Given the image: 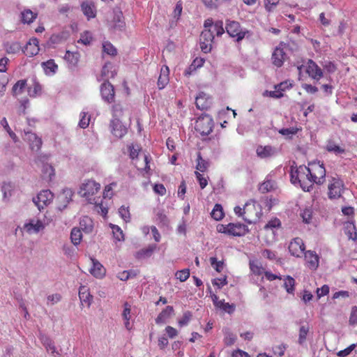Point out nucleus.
<instances>
[{
	"instance_id": "nucleus-8",
	"label": "nucleus",
	"mask_w": 357,
	"mask_h": 357,
	"mask_svg": "<svg viewBox=\"0 0 357 357\" xmlns=\"http://www.w3.org/2000/svg\"><path fill=\"white\" fill-rule=\"evenodd\" d=\"M278 153L277 148L270 145H259L256 149L257 155L261 159H268L274 157Z\"/></svg>"
},
{
	"instance_id": "nucleus-7",
	"label": "nucleus",
	"mask_w": 357,
	"mask_h": 357,
	"mask_svg": "<svg viewBox=\"0 0 357 357\" xmlns=\"http://www.w3.org/2000/svg\"><path fill=\"white\" fill-rule=\"evenodd\" d=\"M343 186L342 181L333 177L328 185V197L330 199H337L340 197L343 191Z\"/></svg>"
},
{
	"instance_id": "nucleus-53",
	"label": "nucleus",
	"mask_w": 357,
	"mask_h": 357,
	"mask_svg": "<svg viewBox=\"0 0 357 357\" xmlns=\"http://www.w3.org/2000/svg\"><path fill=\"white\" fill-rule=\"evenodd\" d=\"M119 215L125 222H127L130 221V214L128 207H126L124 206H121L120 208L119 209Z\"/></svg>"
},
{
	"instance_id": "nucleus-52",
	"label": "nucleus",
	"mask_w": 357,
	"mask_h": 357,
	"mask_svg": "<svg viewBox=\"0 0 357 357\" xmlns=\"http://www.w3.org/2000/svg\"><path fill=\"white\" fill-rule=\"evenodd\" d=\"M176 277L181 282H185L190 277V270L188 268H185L178 271L176 273Z\"/></svg>"
},
{
	"instance_id": "nucleus-48",
	"label": "nucleus",
	"mask_w": 357,
	"mask_h": 357,
	"mask_svg": "<svg viewBox=\"0 0 357 357\" xmlns=\"http://www.w3.org/2000/svg\"><path fill=\"white\" fill-rule=\"evenodd\" d=\"M301 216L304 222L307 224L310 223L312 218V209L310 207L305 208L301 211Z\"/></svg>"
},
{
	"instance_id": "nucleus-32",
	"label": "nucleus",
	"mask_w": 357,
	"mask_h": 357,
	"mask_svg": "<svg viewBox=\"0 0 357 357\" xmlns=\"http://www.w3.org/2000/svg\"><path fill=\"white\" fill-rule=\"evenodd\" d=\"M63 59L70 65L71 67H75L79 61V54L77 52H71L67 50Z\"/></svg>"
},
{
	"instance_id": "nucleus-22",
	"label": "nucleus",
	"mask_w": 357,
	"mask_h": 357,
	"mask_svg": "<svg viewBox=\"0 0 357 357\" xmlns=\"http://www.w3.org/2000/svg\"><path fill=\"white\" fill-rule=\"evenodd\" d=\"M92 267L90 273L96 278H101L105 274V270L102 265L96 259H91Z\"/></svg>"
},
{
	"instance_id": "nucleus-4",
	"label": "nucleus",
	"mask_w": 357,
	"mask_h": 357,
	"mask_svg": "<svg viewBox=\"0 0 357 357\" xmlns=\"http://www.w3.org/2000/svg\"><path fill=\"white\" fill-rule=\"evenodd\" d=\"M213 121L208 114L202 115L195 123V129L202 135H208L213 131Z\"/></svg>"
},
{
	"instance_id": "nucleus-39",
	"label": "nucleus",
	"mask_w": 357,
	"mask_h": 357,
	"mask_svg": "<svg viewBox=\"0 0 357 357\" xmlns=\"http://www.w3.org/2000/svg\"><path fill=\"white\" fill-rule=\"evenodd\" d=\"M82 234L81 230L77 228H73L70 233V239L75 245H77L81 242Z\"/></svg>"
},
{
	"instance_id": "nucleus-63",
	"label": "nucleus",
	"mask_w": 357,
	"mask_h": 357,
	"mask_svg": "<svg viewBox=\"0 0 357 357\" xmlns=\"http://www.w3.org/2000/svg\"><path fill=\"white\" fill-rule=\"evenodd\" d=\"M156 220L161 223L162 225H167L168 224V218L162 211L157 212Z\"/></svg>"
},
{
	"instance_id": "nucleus-23",
	"label": "nucleus",
	"mask_w": 357,
	"mask_h": 357,
	"mask_svg": "<svg viewBox=\"0 0 357 357\" xmlns=\"http://www.w3.org/2000/svg\"><path fill=\"white\" fill-rule=\"evenodd\" d=\"M169 82V68L167 66L161 68L160 74L158 79V87L159 89H164Z\"/></svg>"
},
{
	"instance_id": "nucleus-41",
	"label": "nucleus",
	"mask_w": 357,
	"mask_h": 357,
	"mask_svg": "<svg viewBox=\"0 0 357 357\" xmlns=\"http://www.w3.org/2000/svg\"><path fill=\"white\" fill-rule=\"evenodd\" d=\"M211 217L215 220H220L223 216V208L220 204H216L211 211Z\"/></svg>"
},
{
	"instance_id": "nucleus-18",
	"label": "nucleus",
	"mask_w": 357,
	"mask_h": 357,
	"mask_svg": "<svg viewBox=\"0 0 357 357\" xmlns=\"http://www.w3.org/2000/svg\"><path fill=\"white\" fill-rule=\"evenodd\" d=\"M39 42L38 40L36 38H31L29 41L27 43V44L25 46L24 48V53L26 56L29 57H32L35 55H36L40 49H39Z\"/></svg>"
},
{
	"instance_id": "nucleus-59",
	"label": "nucleus",
	"mask_w": 357,
	"mask_h": 357,
	"mask_svg": "<svg viewBox=\"0 0 357 357\" xmlns=\"http://www.w3.org/2000/svg\"><path fill=\"white\" fill-rule=\"evenodd\" d=\"M211 264L218 272H221L223 269V262L220 261H218L215 257H211L210 259Z\"/></svg>"
},
{
	"instance_id": "nucleus-1",
	"label": "nucleus",
	"mask_w": 357,
	"mask_h": 357,
	"mask_svg": "<svg viewBox=\"0 0 357 357\" xmlns=\"http://www.w3.org/2000/svg\"><path fill=\"white\" fill-rule=\"evenodd\" d=\"M310 183L323 184L326 181V169L324 163L314 161L309 163Z\"/></svg>"
},
{
	"instance_id": "nucleus-45",
	"label": "nucleus",
	"mask_w": 357,
	"mask_h": 357,
	"mask_svg": "<svg viewBox=\"0 0 357 357\" xmlns=\"http://www.w3.org/2000/svg\"><path fill=\"white\" fill-rule=\"evenodd\" d=\"M102 51L104 53L110 56H115L117 54L116 49L108 41H105L102 43Z\"/></svg>"
},
{
	"instance_id": "nucleus-6",
	"label": "nucleus",
	"mask_w": 357,
	"mask_h": 357,
	"mask_svg": "<svg viewBox=\"0 0 357 357\" xmlns=\"http://www.w3.org/2000/svg\"><path fill=\"white\" fill-rule=\"evenodd\" d=\"M54 197L52 192L49 190H44L40 191L36 197L33 199V202L38 207L39 211H41L45 206L51 203Z\"/></svg>"
},
{
	"instance_id": "nucleus-16",
	"label": "nucleus",
	"mask_w": 357,
	"mask_h": 357,
	"mask_svg": "<svg viewBox=\"0 0 357 357\" xmlns=\"http://www.w3.org/2000/svg\"><path fill=\"white\" fill-rule=\"evenodd\" d=\"M81 8L84 15L89 20L96 15V8L92 1L87 0L81 4Z\"/></svg>"
},
{
	"instance_id": "nucleus-17",
	"label": "nucleus",
	"mask_w": 357,
	"mask_h": 357,
	"mask_svg": "<svg viewBox=\"0 0 357 357\" xmlns=\"http://www.w3.org/2000/svg\"><path fill=\"white\" fill-rule=\"evenodd\" d=\"M248 231L246 225L241 223L229 224V235L234 236H244Z\"/></svg>"
},
{
	"instance_id": "nucleus-56",
	"label": "nucleus",
	"mask_w": 357,
	"mask_h": 357,
	"mask_svg": "<svg viewBox=\"0 0 357 357\" xmlns=\"http://www.w3.org/2000/svg\"><path fill=\"white\" fill-rule=\"evenodd\" d=\"M123 108L121 105L120 104H116L113 106L112 108V119L118 118L120 119V118L123 116Z\"/></svg>"
},
{
	"instance_id": "nucleus-2",
	"label": "nucleus",
	"mask_w": 357,
	"mask_h": 357,
	"mask_svg": "<svg viewBox=\"0 0 357 357\" xmlns=\"http://www.w3.org/2000/svg\"><path fill=\"white\" fill-rule=\"evenodd\" d=\"M100 189V184L94 180H85L80 185L79 194L85 197L89 203H93L96 197H93Z\"/></svg>"
},
{
	"instance_id": "nucleus-24",
	"label": "nucleus",
	"mask_w": 357,
	"mask_h": 357,
	"mask_svg": "<svg viewBox=\"0 0 357 357\" xmlns=\"http://www.w3.org/2000/svg\"><path fill=\"white\" fill-rule=\"evenodd\" d=\"M174 312V308L172 306H167L157 317L155 319V323L157 324H165L166 321L171 317Z\"/></svg>"
},
{
	"instance_id": "nucleus-36",
	"label": "nucleus",
	"mask_w": 357,
	"mask_h": 357,
	"mask_svg": "<svg viewBox=\"0 0 357 357\" xmlns=\"http://www.w3.org/2000/svg\"><path fill=\"white\" fill-rule=\"evenodd\" d=\"M309 330L310 328L307 325H303L300 327L298 339V343L300 345H303L305 342Z\"/></svg>"
},
{
	"instance_id": "nucleus-34",
	"label": "nucleus",
	"mask_w": 357,
	"mask_h": 357,
	"mask_svg": "<svg viewBox=\"0 0 357 357\" xmlns=\"http://www.w3.org/2000/svg\"><path fill=\"white\" fill-rule=\"evenodd\" d=\"M79 297L81 302L87 303L89 305L91 304L92 296L90 295L86 287L82 286L79 287Z\"/></svg>"
},
{
	"instance_id": "nucleus-42",
	"label": "nucleus",
	"mask_w": 357,
	"mask_h": 357,
	"mask_svg": "<svg viewBox=\"0 0 357 357\" xmlns=\"http://www.w3.org/2000/svg\"><path fill=\"white\" fill-rule=\"evenodd\" d=\"M13 188V185L10 182H4L3 183L1 191L4 199H8L11 197Z\"/></svg>"
},
{
	"instance_id": "nucleus-3",
	"label": "nucleus",
	"mask_w": 357,
	"mask_h": 357,
	"mask_svg": "<svg viewBox=\"0 0 357 357\" xmlns=\"http://www.w3.org/2000/svg\"><path fill=\"white\" fill-rule=\"evenodd\" d=\"M225 29L227 33L231 38H235L237 42L241 41L250 33L247 29L243 28L240 23L235 20H227L226 21Z\"/></svg>"
},
{
	"instance_id": "nucleus-9",
	"label": "nucleus",
	"mask_w": 357,
	"mask_h": 357,
	"mask_svg": "<svg viewBox=\"0 0 357 357\" xmlns=\"http://www.w3.org/2000/svg\"><path fill=\"white\" fill-rule=\"evenodd\" d=\"M111 132L118 138L123 137L127 133V128L118 118L112 119L110 121Z\"/></svg>"
},
{
	"instance_id": "nucleus-54",
	"label": "nucleus",
	"mask_w": 357,
	"mask_h": 357,
	"mask_svg": "<svg viewBox=\"0 0 357 357\" xmlns=\"http://www.w3.org/2000/svg\"><path fill=\"white\" fill-rule=\"evenodd\" d=\"M90 117L87 113L82 112L80 114V120L79 121V126L82 128H86L89 125Z\"/></svg>"
},
{
	"instance_id": "nucleus-46",
	"label": "nucleus",
	"mask_w": 357,
	"mask_h": 357,
	"mask_svg": "<svg viewBox=\"0 0 357 357\" xmlns=\"http://www.w3.org/2000/svg\"><path fill=\"white\" fill-rule=\"evenodd\" d=\"M1 126L6 130L10 138L16 142L17 141V137L15 133L10 129L6 118L3 117L0 121Z\"/></svg>"
},
{
	"instance_id": "nucleus-15",
	"label": "nucleus",
	"mask_w": 357,
	"mask_h": 357,
	"mask_svg": "<svg viewBox=\"0 0 357 357\" xmlns=\"http://www.w3.org/2000/svg\"><path fill=\"white\" fill-rule=\"evenodd\" d=\"M24 139L29 142L31 149L33 151L39 150L42 145L41 139L31 132H24Z\"/></svg>"
},
{
	"instance_id": "nucleus-13",
	"label": "nucleus",
	"mask_w": 357,
	"mask_h": 357,
	"mask_svg": "<svg viewBox=\"0 0 357 357\" xmlns=\"http://www.w3.org/2000/svg\"><path fill=\"white\" fill-rule=\"evenodd\" d=\"M204 29H211L215 31L218 36H222L225 32L223 22L222 20H218L213 22L212 19L208 18L204 21Z\"/></svg>"
},
{
	"instance_id": "nucleus-19",
	"label": "nucleus",
	"mask_w": 357,
	"mask_h": 357,
	"mask_svg": "<svg viewBox=\"0 0 357 357\" xmlns=\"http://www.w3.org/2000/svg\"><path fill=\"white\" fill-rule=\"evenodd\" d=\"M195 104L199 109H207L211 106V99L206 93L200 92L196 97Z\"/></svg>"
},
{
	"instance_id": "nucleus-61",
	"label": "nucleus",
	"mask_w": 357,
	"mask_h": 357,
	"mask_svg": "<svg viewBox=\"0 0 357 357\" xmlns=\"http://www.w3.org/2000/svg\"><path fill=\"white\" fill-rule=\"evenodd\" d=\"M262 256L269 260H275L277 258V253L268 249H265L261 252Z\"/></svg>"
},
{
	"instance_id": "nucleus-43",
	"label": "nucleus",
	"mask_w": 357,
	"mask_h": 357,
	"mask_svg": "<svg viewBox=\"0 0 357 357\" xmlns=\"http://www.w3.org/2000/svg\"><path fill=\"white\" fill-rule=\"evenodd\" d=\"M295 280L287 275L284 278V287L289 294H293L294 291Z\"/></svg>"
},
{
	"instance_id": "nucleus-47",
	"label": "nucleus",
	"mask_w": 357,
	"mask_h": 357,
	"mask_svg": "<svg viewBox=\"0 0 357 357\" xmlns=\"http://www.w3.org/2000/svg\"><path fill=\"white\" fill-rule=\"evenodd\" d=\"M291 181L293 184L299 183L301 187L304 191H310V187H307L304 183H301L300 181V178L297 174H296V170L294 172L291 170Z\"/></svg>"
},
{
	"instance_id": "nucleus-12",
	"label": "nucleus",
	"mask_w": 357,
	"mask_h": 357,
	"mask_svg": "<svg viewBox=\"0 0 357 357\" xmlns=\"http://www.w3.org/2000/svg\"><path fill=\"white\" fill-rule=\"evenodd\" d=\"M100 93L102 99L112 102L114 98V90L113 86L108 82H105L100 86Z\"/></svg>"
},
{
	"instance_id": "nucleus-51",
	"label": "nucleus",
	"mask_w": 357,
	"mask_h": 357,
	"mask_svg": "<svg viewBox=\"0 0 357 357\" xmlns=\"http://www.w3.org/2000/svg\"><path fill=\"white\" fill-rule=\"evenodd\" d=\"M326 150L329 152H333L335 154L344 153L345 150L333 142H328L326 146Z\"/></svg>"
},
{
	"instance_id": "nucleus-49",
	"label": "nucleus",
	"mask_w": 357,
	"mask_h": 357,
	"mask_svg": "<svg viewBox=\"0 0 357 357\" xmlns=\"http://www.w3.org/2000/svg\"><path fill=\"white\" fill-rule=\"evenodd\" d=\"M192 317V312L186 311L183 313V317L178 319V324L180 327L187 326Z\"/></svg>"
},
{
	"instance_id": "nucleus-35",
	"label": "nucleus",
	"mask_w": 357,
	"mask_h": 357,
	"mask_svg": "<svg viewBox=\"0 0 357 357\" xmlns=\"http://www.w3.org/2000/svg\"><path fill=\"white\" fill-rule=\"evenodd\" d=\"M26 85V81L25 79H21L17 81L12 89L13 95L17 96L21 94Z\"/></svg>"
},
{
	"instance_id": "nucleus-64",
	"label": "nucleus",
	"mask_w": 357,
	"mask_h": 357,
	"mask_svg": "<svg viewBox=\"0 0 357 357\" xmlns=\"http://www.w3.org/2000/svg\"><path fill=\"white\" fill-rule=\"evenodd\" d=\"M349 324L352 326L357 325V306H354L351 309L349 317Z\"/></svg>"
},
{
	"instance_id": "nucleus-25",
	"label": "nucleus",
	"mask_w": 357,
	"mask_h": 357,
	"mask_svg": "<svg viewBox=\"0 0 357 357\" xmlns=\"http://www.w3.org/2000/svg\"><path fill=\"white\" fill-rule=\"evenodd\" d=\"M41 66L43 67L45 73L47 75H54L58 70V66L55 63L53 59H50L45 62H43L41 63Z\"/></svg>"
},
{
	"instance_id": "nucleus-20",
	"label": "nucleus",
	"mask_w": 357,
	"mask_h": 357,
	"mask_svg": "<svg viewBox=\"0 0 357 357\" xmlns=\"http://www.w3.org/2000/svg\"><path fill=\"white\" fill-rule=\"evenodd\" d=\"M305 259L307 266L311 270H316L319 266L318 255L310 250L305 252Z\"/></svg>"
},
{
	"instance_id": "nucleus-40",
	"label": "nucleus",
	"mask_w": 357,
	"mask_h": 357,
	"mask_svg": "<svg viewBox=\"0 0 357 357\" xmlns=\"http://www.w3.org/2000/svg\"><path fill=\"white\" fill-rule=\"evenodd\" d=\"M345 234L349 239L355 241L357 238V232L355 225L351 222H348L345 227Z\"/></svg>"
},
{
	"instance_id": "nucleus-31",
	"label": "nucleus",
	"mask_w": 357,
	"mask_h": 357,
	"mask_svg": "<svg viewBox=\"0 0 357 357\" xmlns=\"http://www.w3.org/2000/svg\"><path fill=\"white\" fill-rule=\"evenodd\" d=\"M37 14L31 10L26 9L21 13V21L24 24H31L36 18Z\"/></svg>"
},
{
	"instance_id": "nucleus-44",
	"label": "nucleus",
	"mask_w": 357,
	"mask_h": 357,
	"mask_svg": "<svg viewBox=\"0 0 357 357\" xmlns=\"http://www.w3.org/2000/svg\"><path fill=\"white\" fill-rule=\"evenodd\" d=\"M42 88L39 83L34 82L28 87V94L30 97L35 98L41 92Z\"/></svg>"
},
{
	"instance_id": "nucleus-55",
	"label": "nucleus",
	"mask_w": 357,
	"mask_h": 357,
	"mask_svg": "<svg viewBox=\"0 0 357 357\" xmlns=\"http://www.w3.org/2000/svg\"><path fill=\"white\" fill-rule=\"evenodd\" d=\"M92 40V34L89 31H84L81 34L78 43H81L85 45H89Z\"/></svg>"
},
{
	"instance_id": "nucleus-38",
	"label": "nucleus",
	"mask_w": 357,
	"mask_h": 357,
	"mask_svg": "<svg viewBox=\"0 0 357 357\" xmlns=\"http://www.w3.org/2000/svg\"><path fill=\"white\" fill-rule=\"evenodd\" d=\"M125 26L123 17L121 12H117L114 17V29L121 30Z\"/></svg>"
},
{
	"instance_id": "nucleus-14",
	"label": "nucleus",
	"mask_w": 357,
	"mask_h": 357,
	"mask_svg": "<svg viewBox=\"0 0 357 357\" xmlns=\"http://www.w3.org/2000/svg\"><path fill=\"white\" fill-rule=\"evenodd\" d=\"M286 59L287 54L284 49L281 46L276 47L272 54L273 63L277 67H280Z\"/></svg>"
},
{
	"instance_id": "nucleus-10",
	"label": "nucleus",
	"mask_w": 357,
	"mask_h": 357,
	"mask_svg": "<svg viewBox=\"0 0 357 357\" xmlns=\"http://www.w3.org/2000/svg\"><path fill=\"white\" fill-rule=\"evenodd\" d=\"M305 248L303 241L300 238L293 239L289 245L290 254L296 257H300L304 253Z\"/></svg>"
},
{
	"instance_id": "nucleus-30",
	"label": "nucleus",
	"mask_w": 357,
	"mask_h": 357,
	"mask_svg": "<svg viewBox=\"0 0 357 357\" xmlns=\"http://www.w3.org/2000/svg\"><path fill=\"white\" fill-rule=\"evenodd\" d=\"M249 265L250 269L252 274L258 276L264 274L265 269L260 262L256 261H250Z\"/></svg>"
},
{
	"instance_id": "nucleus-62",
	"label": "nucleus",
	"mask_w": 357,
	"mask_h": 357,
	"mask_svg": "<svg viewBox=\"0 0 357 357\" xmlns=\"http://www.w3.org/2000/svg\"><path fill=\"white\" fill-rule=\"evenodd\" d=\"M236 340V336L234 334H233L230 332H227L225 334L224 342L226 345L230 346V345H232L235 342Z\"/></svg>"
},
{
	"instance_id": "nucleus-57",
	"label": "nucleus",
	"mask_w": 357,
	"mask_h": 357,
	"mask_svg": "<svg viewBox=\"0 0 357 357\" xmlns=\"http://www.w3.org/2000/svg\"><path fill=\"white\" fill-rule=\"evenodd\" d=\"M8 79L5 75H0V97H2L6 91Z\"/></svg>"
},
{
	"instance_id": "nucleus-50",
	"label": "nucleus",
	"mask_w": 357,
	"mask_h": 357,
	"mask_svg": "<svg viewBox=\"0 0 357 357\" xmlns=\"http://www.w3.org/2000/svg\"><path fill=\"white\" fill-rule=\"evenodd\" d=\"M111 228L112 229V233L114 234V237L119 241L124 240V235L122 229L117 225H112Z\"/></svg>"
},
{
	"instance_id": "nucleus-60",
	"label": "nucleus",
	"mask_w": 357,
	"mask_h": 357,
	"mask_svg": "<svg viewBox=\"0 0 357 357\" xmlns=\"http://www.w3.org/2000/svg\"><path fill=\"white\" fill-rule=\"evenodd\" d=\"M281 225L280 220L278 218L271 220L264 227L265 229H273L280 227Z\"/></svg>"
},
{
	"instance_id": "nucleus-5",
	"label": "nucleus",
	"mask_w": 357,
	"mask_h": 357,
	"mask_svg": "<svg viewBox=\"0 0 357 357\" xmlns=\"http://www.w3.org/2000/svg\"><path fill=\"white\" fill-rule=\"evenodd\" d=\"M214 32L215 31L211 29H204L202 31L199 38V45L204 53H208L211 51Z\"/></svg>"
},
{
	"instance_id": "nucleus-37",
	"label": "nucleus",
	"mask_w": 357,
	"mask_h": 357,
	"mask_svg": "<svg viewBox=\"0 0 357 357\" xmlns=\"http://www.w3.org/2000/svg\"><path fill=\"white\" fill-rule=\"evenodd\" d=\"M116 73L113 70V66L110 63H105L102 69V76L107 78H112L115 76Z\"/></svg>"
},
{
	"instance_id": "nucleus-28",
	"label": "nucleus",
	"mask_w": 357,
	"mask_h": 357,
	"mask_svg": "<svg viewBox=\"0 0 357 357\" xmlns=\"http://www.w3.org/2000/svg\"><path fill=\"white\" fill-rule=\"evenodd\" d=\"M156 245H149L146 248L142 249L136 253V258L141 259L151 256L154 250L156 249Z\"/></svg>"
},
{
	"instance_id": "nucleus-21",
	"label": "nucleus",
	"mask_w": 357,
	"mask_h": 357,
	"mask_svg": "<svg viewBox=\"0 0 357 357\" xmlns=\"http://www.w3.org/2000/svg\"><path fill=\"white\" fill-rule=\"evenodd\" d=\"M45 226L40 220H31L28 223L24 225L25 230L29 233H38L44 229Z\"/></svg>"
},
{
	"instance_id": "nucleus-27",
	"label": "nucleus",
	"mask_w": 357,
	"mask_h": 357,
	"mask_svg": "<svg viewBox=\"0 0 357 357\" xmlns=\"http://www.w3.org/2000/svg\"><path fill=\"white\" fill-rule=\"evenodd\" d=\"M296 174H297L300 178L301 183H304L305 179L310 182V168L301 165L296 169Z\"/></svg>"
},
{
	"instance_id": "nucleus-11",
	"label": "nucleus",
	"mask_w": 357,
	"mask_h": 357,
	"mask_svg": "<svg viewBox=\"0 0 357 357\" xmlns=\"http://www.w3.org/2000/svg\"><path fill=\"white\" fill-rule=\"evenodd\" d=\"M306 73L311 78L317 81L324 75L322 70L312 59H309L307 62Z\"/></svg>"
},
{
	"instance_id": "nucleus-33",
	"label": "nucleus",
	"mask_w": 357,
	"mask_h": 357,
	"mask_svg": "<svg viewBox=\"0 0 357 357\" xmlns=\"http://www.w3.org/2000/svg\"><path fill=\"white\" fill-rule=\"evenodd\" d=\"M197 162L196 169H197V172H206L210 166L209 161L207 160L203 159L200 153H199L197 155Z\"/></svg>"
},
{
	"instance_id": "nucleus-29",
	"label": "nucleus",
	"mask_w": 357,
	"mask_h": 357,
	"mask_svg": "<svg viewBox=\"0 0 357 357\" xmlns=\"http://www.w3.org/2000/svg\"><path fill=\"white\" fill-rule=\"evenodd\" d=\"M3 47L8 54H16L19 52L22 48L20 43L18 42L4 43Z\"/></svg>"
},
{
	"instance_id": "nucleus-58",
	"label": "nucleus",
	"mask_w": 357,
	"mask_h": 357,
	"mask_svg": "<svg viewBox=\"0 0 357 357\" xmlns=\"http://www.w3.org/2000/svg\"><path fill=\"white\" fill-rule=\"evenodd\" d=\"M129 151V156L132 160H135L138 157L139 148L138 146H135L134 144L128 145V146Z\"/></svg>"
},
{
	"instance_id": "nucleus-26",
	"label": "nucleus",
	"mask_w": 357,
	"mask_h": 357,
	"mask_svg": "<svg viewBox=\"0 0 357 357\" xmlns=\"http://www.w3.org/2000/svg\"><path fill=\"white\" fill-rule=\"evenodd\" d=\"M276 183L275 181L269 178V176H267L259 188V190L262 193H266L274 190L276 188Z\"/></svg>"
}]
</instances>
